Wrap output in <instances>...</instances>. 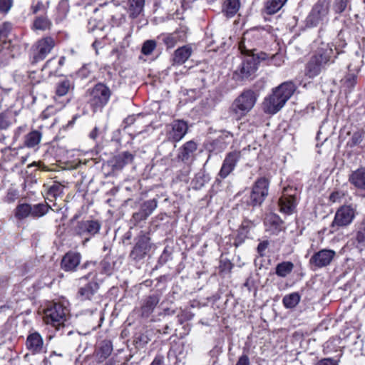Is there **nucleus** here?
<instances>
[{"mask_svg": "<svg viewBox=\"0 0 365 365\" xmlns=\"http://www.w3.org/2000/svg\"><path fill=\"white\" fill-rule=\"evenodd\" d=\"M269 181L265 178L258 179L252 187L247 203L252 206L260 205L268 195Z\"/></svg>", "mask_w": 365, "mask_h": 365, "instance_id": "obj_7", "label": "nucleus"}, {"mask_svg": "<svg viewBox=\"0 0 365 365\" xmlns=\"http://www.w3.org/2000/svg\"><path fill=\"white\" fill-rule=\"evenodd\" d=\"M133 156L128 152H124L113 158V166L115 169H122L126 164L133 161Z\"/></svg>", "mask_w": 365, "mask_h": 365, "instance_id": "obj_32", "label": "nucleus"}, {"mask_svg": "<svg viewBox=\"0 0 365 365\" xmlns=\"http://www.w3.org/2000/svg\"><path fill=\"white\" fill-rule=\"evenodd\" d=\"M13 195H14V197H16L17 195L16 192H14V193Z\"/></svg>", "mask_w": 365, "mask_h": 365, "instance_id": "obj_61", "label": "nucleus"}, {"mask_svg": "<svg viewBox=\"0 0 365 365\" xmlns=\"http://www.w3.org/2000/svg\"><path fill=\"white\" fill-rule=\"evenodd\" d=\"M157 206L158 201L155 199H152L144 202L140 206V210L148 217L156 209Z\"/></svg>", "mask_w": 365, "mask_h": 365, "instance_id": "obj_39", "label": "nucleus"}, {"mask_svg": "<svg viewBox=\"0 0 365 365\" xmlns=\"http://www.w3.org/2000/svg\"><path fill=\"white\" fill-rule=\"evenodd\" d=\"M167 128V137L168 140L173 142H178L187 133L188 126L185 121L176 120L168 125Z\"/></svg>", "mask_w": 365, "mask_h": 365, "instance_id": "obj_10", "label": "nucleus"}, {"mask_svg": "<svg viewBox=\"0 0 365 365\" xmlns=\"http://www.w3.org/2000/svg\"><path fill=\"white\" fill-rule=\"evenodd\" d=\"M145 0H128V13L130 17L135 19L143 11Z\"/></svg>", "mask_w": 365, "mask_h": 365, "instance_id": "obj_30", "label": "nucleus"}, {"mask_svg": "<svg viewBox=\"0 0 365 365\" xmlns=\"http://www.w3.org/2000/svg\"><path fill=\"white\" fill-rule=\"evenodd\" d=\"M250 359L247 355L241 356L238 361H237L236 365H250Z\"/></svg>", "mask_w": 365, "mask_h": 365, "instance_id": "obj_55", "label": "nucleus"}, {"mask_svg": "<svg viewBox=\"0 0 365 365\" xmlns=\"http://www.w3.org/2000/svg\"><path fill=\"white\" fill-rule=\"evenodd\" d=\"M349 182L356 188L365 191V168L353 171L349 176Z\"/></svg>", "mask_w": 365, "mask_h": 365, "instance_id": "obj_21", "label": "nucleus"}, {"mask_svg": "<svg viewBox=\"0 0 365 365\" xmlns=\"http://www.w3.org/2000/svg\"><path fill=\"white\" fill-rule=\"evenodd\" d=\"M343 196V194H341L339 192H335L331 194L329 198L330 200L333 202H336L339 200V199Z\"/></svg>", "mask_w": 365, "mask_h": 365, "instance_id": "obj_56", "label": "nucleus"}, {"mask_svg": "<svg viewBox=\"0 0 365 365\" xmlns=\"http://www.w3.org/2000/svg\"><path fill=\"white\" fill-rule=\"evenodd\" d=\"M50 206L47 204L38 203L34 205H31V217H40L46 215Z\"/></svg>", "mask_w": 365, "mask_h": 365, "instance_id": "obj_36", "label": "nucleus"}, {"mask_svg": "<svg viewBox=\"0 0 365 365\" xmlns=\"http://www.w3.org/2000/svg\"><path fill=\"white\" fill-rule=\"evenodd\" d=\"M11 194H12V192H8V195H11Z\"/></svg>", "mask_w": 365, "mask_h": 365, "instance_id": "obj_63", "label": "nucleus"}, {"mask_svg": "<svg viewBox=\"0 0 365 365\" xmlns=\"http://www.w3.org/2000/svg\"><path fill=\"white\" fill-rule=\"evenodd\" d=\"M150 365H164V356L163 355H156Z\"/></svg>", "mask_w": 365, "mask_h": 365, "instance_id": "obj_54", "label": "nucleus"}, {"mask_svg": "<svg viewBox=\"0 0 365 365\" xmlns=\"http://www.w3.org/2000/svg\"><path fill=\"white\" fill-rule=\"evenodd\" d=\"M26 346L32 354H41L46 351L42 336L36 331L28 335Z\"/></svg>", "mask_w": 365, "mask_h": 365, "instance_id": "obj_13", "label": "nucleus"}, {"mask_svg": "<svg viewBox=\"0 0 365 365\" xmlns=\"http://www.w3.org/2000/svg\"><path fill=\"white\" fill-rule=\"evenodd\" d=\"M101 229V224L96 220H86L78 222L75 227V232L77 235L85 236L87 235H94L97 234Z\"/></svg>", "mask_w": 365, "mask_h": 365, "instance_id": "obj_15", "label": "nucleus"}, {"mask_svg": "<svg viewBox=\"0 0 365 365\" xmlns=\"http://www.w3.org/2000/svg\"><path fill=\"white\" fill-rule=\"evenodd\" d=\"M56 46V41L51 36H46L38 39L33 46L34 62L43 60Z\"/></svg>", "mask_w": 365, "mask_h": 365, "instance_id": "obj_8", "label": "nucleus"}, {"mask_svg": "<svg viewBox=\"0 0 365 365\" xmlns=\"http://www.w3.org/2000/svg\"><path fill=\"white\" fill-rule=\"evenodd\" d=\"M50 1L45 4L41 0H32L30 6V12L32 14H36L39 11H46L49 7Z\"/></svg>", "mask_w": 365, "mask_h": 365, "instance_id": "obj_37", "label": "nucleus"}, {"mask_svg": "<svg viewBox=\"0 0 365 365\" xmlns=\"http://www.w3.org/2000/svg\"><path fill=\"white\" fill-rule=\"evenodd\" d=\"M192 50L188 45L183 46L176 49L173 56V64L181 65L184 63L191 56Z\"/></svg>", "mask_w": 365, "mask_h": 365, "instance_id": "obj_22", "label": "nucleus"}, {"mask_svg": "<svg viewBox=\"0 0 365 365\" xmlns=\"http://www.w3.org/2000/svg\"><path fill=\"white\" fill-rule=\"evenodd\" d=\"M159 300L160 299L157 295H151L147 297L141 307L142 315L148 317L153 312Z\"/></svg>", "mask_w": 365, "mask_h": 365, "instance_id": "obj_27", "label": "nucleus"}, {"mask_svg": "<svg viewBox=\"0 0 365 365\" xmlns=\"http://www.w3.org/2000/svg\"><path fill=\"white\" fill-rule=\"evenodd\" d=\"M71 86V82L68 80L62 81L56 87V94L59 96H65L70 90Z\"/></svg>", "mask_w": 365, "mask_h": 365, "instance_id": "obj_40", "label": "nucleus"}, {"mask_svg": "<svg viewBox=\"0 0 365 365\" xmlns=\"http://www.w3.org/2000/svg\"><path fill=\"white\" fill-rule=\"evenodd\" d=\"M329 6V2L328 0H319L317 2L309 15V19L312 24H317L328 14Z\"/></svg>", "mask_w": 365, "mask_h": 365, "instance_id": "obj_16", "label": "nucleus"}, {"mask_svg": "<svg viewBox=\"0 0 365 365\" xmlns=\"http://www.w3.org/2000/svg\"><path fill=\"white\" fill-rule=\"evenodd\" d=\"M287 0H265L264 12L268 15L277 13L286 4Z\"/></svg>", "mask_w": 365, "mask_h": 365, "instance_id": "obj_26", "label": "nucleus"}, {"mask_svg": "<svg viewBox=\"0 0 365 365\" xmlns=\"http://www.w3.org/2000/svg\"><path fill=\"white\" fill-rule=\"evenodd\" d=\"M11 125V121L6 113H0V130H4L8 129Z\"/></svg>", "mask_w": 365, "mask_h": 365, "instance_id": "obj_43", "label": "nucleus"}, {"mask_svg": "<svg viewBox=\"0 0 365 365\" xmlns=\"http://www.w3.org/2000/svg\"><path fill=\"white\" fill-rule=\"evenodd\" d=\"M91 104L96 107H103L108 101L110 96V90L105 85L97 84L91 91Z\"/></svg>", "mask_w": 365, "mask_h": 365, "instance_id": "obj_9", "label": "nucleus"}, {"mask_svg": "<svg viewBox=\"0 0 365 365\" xmlns=\"http://www.w3.org/2000/svg\"><path fill=\"white\" fill-rule=\"evenodd\" d=\"M88 264H89V263H88V262H87V263H86V264H84V267H86L87 265H88Z\"/></svg>", "mask_w": 365, "mask_h": 365, "instance_id": "obj_62", "label": "nucleus"}, {"mask_svg": "<svg viewBox=\"0 0 365 365\" xmlns=\"http://www.w3.org/2000/svg\"><path fill=\"white\" fill-rule=\"evenodd\" d=\"M269 242L265 240L261 242L257 246V252L261 257L264 255V251L268 247Z\"/></svg>", "mask_w": 365, "mask_h": 365, "instance_id": "obj_50", "label": "nucleus"}, {"mask_svg": "<svg viewBox=\"0 0 365 365\" xmlns=\"http://www.w3.org/2000/svg\"><path fill=\"white\" fill-rule=\"evenodd\" d=\"M81 256L78 252H68L61 260V267L63 270L74 271L79 265Z\"/></svg>", "mask_w": 365, "mask_h": 365, "instance_id": "obj_18", "label": "nucleus"}, {"mask_svg": "<svg viewBox=\"0 0 365 365\" xmlns=\"http://www.w3.org/2000/svg\"><path fill=\"white\" fill-rule=\"evenodd\" d=\"M156 48V42L154 40H147L145 41L142 46L141 52L144 55H150Z\"/></svg>", "mask_w": 365, "mask_h": 365, "instance_id": "obj_42", "label": "nucleus"}, {"mask_svg": "<svg viewBox=\"0 0 365 365\" xmlns=\"http://www.w3.org/2000/svg\"><path fill=\"white\" fill-rule=\"evenodd\" d=\"M356 83V76L354 74H348L344 78V85L348 88H353Z\"/></svg>", "mask_w": 365, "mask_h": 365, "instance_id": "obj_46", "label": "nucleus"}, {"mask_svg": "<svg viewBox=\"0 0 365 365\" xmlns=\"http://www.w3.org/2000/svg\"><path fill=\"white\" fill-rule=\"evenodd\" d=\"M295 91L292 82H284L273 89L272 93L267 96L262 103V109L268 114L279 112L290 98Z\"/></svg>", "mask_w": 365, "mask_h": 365, "instance_id": "obj_1", "label": "nucleus"}, {"mask_svg": "<svg viewBox=\"0 0 365 365\" xmlns=\"http://www.w3.org/2000/svg\"><path fill=\"white\" fill-rule=\"evenodd\" d=\"M89 25L91 26V22H89ZM88 29L90 31H92V32L95 31L94 26H89Z\"/></svg>", "mask_w": 365, "mask_h": 365, "instance_id": "obj_59", "label": "nucleus"}, {"mask_svg": "<svg viewBox=\"0 0 365 365\" xmlns=\"http://www.w3.org/2000/svg\"><path fill=\"white\" fill-rule=\"evenodd\" d=\"M347 6V0H336V3L334 5V9L336 12L341 13L343 12Z\"/></svg>", "mask_w": 365, "mask_h": 365, "instance_id": "obj_48", "label": "nucleus"}, {"mask_svg": "<svg viewBox=\"0 0 365 365\" xmlns=\"http://www.w3.org/2000/svg\"><path fill=\"white\" fill-rule=\"evenodd\" d=\"M335 255L336 252L334 250L324 249L316 252L311 257L310 263L317 267H324L331 263Z\"/></svg>", "mask_w": 365, "mask_h": 365, "instance_id": "obj_14", "label": "nucleus"}, {"mask_svg": "<svg viewBox=\"0 0 365 365\" xmlns=\"http://www.w3.org/2000/svg\"><path fill=\"white\" fill-rule=\"evenodd\" d=\"M364 137V133L362 131H356L354 133L349 141L350 146L353 147L361 143Z\"/></svg>", "mask_w": 365, "mask_h": 365, "instance_id": "obj_44", "label": "nucleus"}, {"mask_svg": "<svg viewBox=\"0 0 365 365\" xmlns=\"http://www.w3.org/2000/svg\"><path fill=\"white\" fill-rule=\"evenodd\" d=\"M90 136L91 138L95 139L97 136V128H95L90 133Z\"/></svg>", "mask_w": 365, "mask_h": 365, "instance_id": "obj_58", "label": "nucleus"}, {"mask_svg": "<svg viewBox=\"0 0 365 365\" xmlns=\"http://www.w3.org/2000/svg\"><path fill=\"white\" fill-rule=\"evenodd\" d=\"M12 26L9 22H5L0 26V38H6L11 31Z\"/></svg>", "mask_w": 365, "mask_h": 365, "instance_id": "obj_45", "label": "nucleus"}, {"mask_svg": "<svg viewBox=\"0 0 365 365\" xmlns=\"http://www.w3.org/2000/svg\"><path fill=\"white\" fill-rule=\"evenodd\" d=\"M37 164H38V163H34V165H36Z\"/></svg>", "mask_w": 365, "mask_h": 365, "instance_id": "obj_64", "label": "nucleus"}, {"mask_svg": "<svg viewBox=\"0 0 365 365\" xmlns=\"http://www.w3.org/2000/svg\"><path fill=\"white\" fill-rule=\"evenodd\" d=\"M42 138V133L38 130H32L26 134L24 137V145L27 148H32L37 146Z\"/></svg>", "mask_w": 365, "mask_h": 365, "instance_id": "obj_31", "label": "nucleus"}, {"mask_svg": "<svg viewBox=\"0 0 365 365\" xmlns=\"http://www.w3.org/2000/svg\"><path fill=\"white\" fill-rule=\"evenodd\" d=\"M51 21L46 16H36L32 24L31 29L34 31H46L52 27Z\"/></svg>", "mask_w": 365, "mask_h": 365, "instance_id": "obj_25", "label": "nucleus"}, {"mask_svg": "<svg viewBox=\"0 0 365 365\" xmlns=\"http://www.w3.org/2000/svg\"><path fill=\"white\" fill-rule=\"evenodd\" d=\"M69 310L61 303H53L44 311L43 320L56 329L64 325L67 320Z\"/></svg>", "mask_w": 365, "mask_h": 365, "instance_id": "obj_4", "label": "nucleus"}, {"mask_svg": "<svg viewBox=\"0 0 365 365\" xmlns=\"http://www.w3.org/2000/svg\"><path fill=\"white\" fill-rule=\"evenodd\" d=\"M113 349V344L110 341H103L96 351V358L98 362L105 361L111 354Z\"/></svg>", "mask_w": 365, "mask_h": 365, "instance_id": "obj_24", "label": "nucleus"}, {"mask_svg": "<svg viewBox=\"0 0 365 365\" xmlns=\"http://www.w3.org/2000/svg\"><path fill=\"white\" fill-rule=\"evenodd\" d=\"M239 50L242 53L247 54L248 56L243 61L241 68L236 72V74L239 75L241 78H247L257 70L259 58L255 57L253 54L251 55L252 50L246 48L244 40L240 42Z\"/></svg>", "mask_w": 365, "mask_h": 365, "instance_id": "obj_5", "label": "nucleus"}, {"mask_svg": "<svg viewBox=\"0 0 365 365\" xmlns=\"http://www.w3.org/2000/svg\"><path fill=\"white\" fill-rule=\"evenodd\" d=\"M257 99L256 93L252 90L244 91L232 103L230 113L236 120L245 116L255 106Z\"/></svg>", "mask_w": 365, "mask_h": 365, "instance_id": "obj_3", "label": "nucleus"}, {"mask_svg": "<svg viewBox=\"0 0 365 365\" xmlns=\"http://www.w3.org/2000/svg\"><path fill=\"white\" fill-rule=\"evenodd\" d=\"M240 6V0H227L225 4L223 12L227 17H232L238 11Z\"/></svg>", "mask_w": 365, "mask_h": 365, "instance_id": "obj_34", "label": "nucleus"}, {"mask_svg": "<svg viewBox=\"0 0 365 365\" xmlns=\"http://www.w3.org/2000/svg\"><path fill=\"white\" fill-rule=\"evenodd\" d=\"M66 58L61 56L58 60L56 58H51L48 60L43 70L47 71L49 75H56L59 73L60 68L64 65Z\"/></svg>", "mask_w": 365, "mask_h": 365, "instance_id": "obj_23", "label": "nucleus"}, {"mask_svg": "<svg viewBox=\"0 0 365 365\" xmlns=\"http://www.w3.org/2000/svg\"><path fill=\"white\" fill-rule=\"evenodd\" d=\"M356 240L359 243H365V222L361 225L357 232Z\"/></svg>", "mask_w": 365, "mask_h": 365, "instance_id": "obj_49", "label": "nucleus"}, {"mask_svg": "<svg viewBox=\"0 0 365 365\" xmlns=\"http://www.w3.org/2000/svg\"><path fill=\"white\" fill-rule=\"evenodd\" d=\"M300 298L297 292H293L284 296L282 302L286 308H294L299 304Z\"/></svg>", "mask_w": 365, "mask_h": 365, "instance_id": "obj_35", "label": "nucleus"}, {"mask_svg": "<svg viewBox=\"0 0 365 365\" xmlns=\"http://www.w3.org/2000/svg\"><path fill=\"white\" fill-rule=\"evenodd\" d=\"M197 144L192 140L185 143L180 149L178 158L182 162H187L191 160L197 150Z\"/></svg>", "mask_w": 365, "mask_h": 365, "instance_id": "obj_20", "label": "nucleus"}, {"mask_svg": "<svg viewBox=\"0 0 365 365\" xmlns=\"http://www.w3.org/2000/svg\"><path fill=\"white\" fill-rule=\"evenodd\" d=\"M98 289V283L91 282L79 289L78 297L81 298V300L91 299Z\"/></svg>", "mask_w": 365, "mask_h": 365, "instance_id": "obj_28", "label": "nucleus"}, {"mask_svg": "<svg viewBox=\"0 0 365 365\" xmlns=\"http://www.w3.org/2000/svg\"><path fill=\"white\" fill-rule=\"evenodd\" d=\"M241 156V151L235 150L227 153L222 163L219 175L222 178L227 177L235 169Z\"/></svg>", "mask_w": 365, "mask_h": 365, "instance_id": "obj_12", "label": "nucleus"}, {"mask_svg": "<svg viewBox=\"0 0 365 365\" xmlns=\"http://www.w3.org/2000/svg\"><path fill=\"white\" fill-rule=\"evenodd\" d=\"M63 192V186L59 183H56L51 186L48 191V195L51 197L56 198L61 196Z\"/></svg>", "mask_w": 365, "mask_h": 365, "instance_id": "obj_41", "label": "nucleus"}, {"mask_svg": "<svg viewBox=\"0 0 365 365\" xmlns=\"http://www.w3.org/2000/svg\"><path fill=\"white\" fill-rule=\"evenodd\" d=\"M287 189H284L279 199V211L286 215H291L294 212L297 202L294 195L287 193Z\"/></svg>", "mask_w": 365, "mask_h": 365, "instance_id": "obj_17", "label": "nucleus"}, {"mask_svg": "<svg viewBox=\"0 0 365 365\" xmlns=\"http://www.w3.org/2000/svg\"><path fill=\"white\" fill-rule=\"evenodd\" d=\"M294 269V264L291 262L286 261L279 263L276 267L275 273L280 277H286Z\"/></svg>", "mask_w": 365, "mask_h": 365, "instance_id": "obj_33", "label": "nucleus"}, {"mask_svg": "<svg viewBox=\"0 0 365 365\" xmlns=\"http://www.w3.org/2000/svg\"><path fill=\"white\" fill-rule=\"evenodd\" d=\"M336 55H334L333 45L322 43L316 53L307 62L305 68V75L313 78L320 74L326 66L334 62Z\"/></svg>", "mask_w": 365, "mask_h": 365, "instance_id": "obj_2", "label": "nucleus"}, {"mask_svg": "<svg viewBox=\"0 0 365 365\" xmlns=\"http://www.w3.org/2000/svg\"><path fill=\"white\" fill-rule=\"evenodd\" d=\"M133 217L135 222H140L148 218V217L145 215V213L140 209L139 212H135L133 215Z\"/></svg>", "mask_w": 365, "mask_h": 365, "instance_id": "obj_51", "label": "nucleus"}, {"mask_svg": "<svg viewBox=\"0 0 365 365\" xmlns=\"http://www.w3.org/2000/svg\"><path fill=\"white\" fill-rule=\"evenodd\" d=\"M150 237L147 235L143 234L138 237V241L130 254V257L134 260H140L145 257L150 251Z\"/></svg>", "mask_w": 365, "mask_h": 365, "instance_id": "obj_11", "label": "nucleus"}, {"mask_svg": "<svg viewBox=\"0 0 365 365\" xmlns=\"http://www.w3.org/2000/svg\"><path fill=\"white\" fill-rule=\"evenodd\" d=\"M271 60L274 61V64L277 66H279L282 63V60L281 59V56L278 54L273 55L271 58Z\"/></svg>", "mask_w": 365, "mask_h": 365, "instance_id": "obj_57", "label": "nucleus"}, {"mask_svg": "<svg viewBox=\"0 0 365 365\" xmlns=\"http://www.w3.org/2000/svg\"><path fill=\"white\" fill-rule=\"evenodd\" d=\"M135 121V115H129L126 118L124 119L123 122V129H125L127 127L133 125Z\"/></svg>", "mask_w": 365, "mask_h": 365, "instance_id": "obj_53", "label": "nucleus"}, {"mask_svg": "<svg viewBox=\"0 0 365 365\" xmlns=\"http://www.w3.org/2000/svg\"><path fill=\"white\" fill-rule=\"evenodd\" d=\"M31 205L29 204L24 203L19 205L16 208L15 215L19 220H22L29 216H31Z\"/></svg>", "mask_w": 365, "mask_h": 365, "instance_id": "obj_38", "label": "nucleus"}, {"mask_svg": "<svg viewBox=\"0 0 365 365\" xmlns=\"http://www.w3.org/2000/svg\"><path fill=\"white\" fill-rule=\"evenodd\" d=\"M265 56H266V54H265V53H262V56H261V58H262V59H265V58H265Z\"/></svg>", "mask_w": 365, "mask_h": 365, "instance_id": "obj_60", "label": "nucleus"}, {"mask_svg": "<svg viewBox=\"0 0 365 365\" xmlns=\"http://www.w3.org/2000/svg\"><path fill=\"white\" fill-rule=\"evenodd\" d=\"M355 217V210L350 205L341 206L335 214L334 219L331 225V232L338 231L340 227L350 225Z\"/></svg>", "mask_w": 365, "mask_h": 365, "instance_id": "obj_6", "label": "nucleus"}, {"mask_svg": "<svg viewBox=\"0 0 365 365\" xmlns=\"http://www.w3.org/2000/svg\"><path fill=\"white\" fill-rule=\"evenodd\" d=\"M282 224L283 221L281 218L274 213L267 215L264 219L267 230L274 235H277L282 230Z\"/></svg>", "mask_w": 365, "mask_h": 365, "instance_id": "obj_19", "label": "nucleus"}, {"mask_svg": "<svg viewBox=\"0 0 365 365\" xmlns=\"http://www.w3.org/2000/svg\"><path fill=\"white\" fill-rule=\"evenodd\" d=\"M185 34L180 31H175L172 34H166L163 38V41L168 48H173L178 42L183 41Z\"/></svg>", "mask_w": 365, "mask_h": 365, "instance_id": "obj_29", "label": "nucleus"}, {"mask_svg": "<svg viewBox=\"0 0 365 365\" xmlns=\"http://www.w3.org/2000/svg\"><path fill=\"white\" fill-rule=\"evenodd\" d=\"M13 0H0V11L6 13L11 8Z\"/></svg>", "mask_w": 365, "mask_h": 365, "instance_id": "obj_47", "label": "nucleus"}, {"mask_svg": "<svg viewBox=\"0 0 365 365\" xmlns=\"http://www.w3.org/2000/svg\"><path fill=\"white\" fill-rule=\"evenodd\" d=\"M316 365H338V363L334 359L326 358L319 361Z\"/></svg>", "mask_w": 365, "mask_h": 365, "instance_id": "obj_52", "label": "nucleus"}]
</instances>
